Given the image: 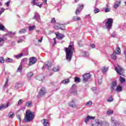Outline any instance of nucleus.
I'll use <instances>...</instances> for the list:
<instances>
[{"mask_svg": "<svg viewBox=\"0 0 126 126\" xmlns=\"http://www.w3.org/2000/svg\"><path fill=\"white\" fill-rule=\"evenodd\" d=\"M35 5H36V6H38L39 7H40V8H41V7H42V5H43V3L40 4L36 3Z\"/></svg>", "mask_w": 126, "mask_h": 126, "instance_id": "nucleus-56", "label": "nucleus"}, {"mask_svg": "<svg viewBox=\"0 0 126 126\" xmlns=\"http://www.w3.org/2000/svg\"><path fill=\"white\" fill-rule=\"evenodd\" d=\"M66 53V59L68 62L71 61L72 54H73V47L71 45H69L68 48L65 49Z\"/></svg>", "mask_w": 126, "mask_h": 126, "instance_id": "nucleus-1", "label": "nucleus"}, {"mask_svg": "<svg viewBox=\"0 0 126 126\" xmlns=\"http://www.w3.org/2000/svg\"><path fill=\"white\" fill-rule=\"evenodd\" d=\"M6 63H12L13 62V59L8 58L7 60H6Z\"/></svg>", "mask_w": 126, "mask_h": 126, "instance_id": "nucleus-35", "label": "nucleus"}, {"mask_svg": "<svg viewBox=\"0 0 126 126\" xmlns=\"http://www.w3.org/2000/svg\"><path fill=\"white\" fill-rule=\"evenodd\" d=\"M113 97L112 96H110L108 99H107L108 102H113Z\"/></svg>", "mask_w": 126, "mask_h": 126, "instance_id": "nucleus-46", "label": "nucleus"}, {"mask_svg": "<svg viewBox=\"0 0 126 126\" xmlns=\"http://www.w3.org/2000/svg\"><path fill=\"white\" fill-rule=\"evenodd\" d=\"M80 13V11L79 10V9H76L75 12V14H76V15H78V14H79Z\"/></svg>", "mask_w": 126, "mask_h": 126, "instance_id": "nucleus-52", "label": "nucleus"}, {"mask_svg": "<svg viewBox=\"0 0 126 126\" xmlns=\"http://www.w3.org/2000/svg\"><path fill=\"white\" fill-rule=\"evenodd\" d=\"M23 56V53H21L20 54H19L18 55H16L15 56V58H16V59H19L20 58H21V57H22Z\"/></svg>", "mask_w": 126, "mask_h": 126, "instance_id": "nucleus-38", "label": "nucleus"}, {"mask_svg": "<svg viewBox=\"0 0 126 126\" xmlns=\"http://www.w3.org/2000/svg\"><path fill=\"white\" fill-rule=\"evenodd\" d=\"M34 117H35V115L33 114L32 112L27 110L26 112V119H25V121L27 122H31L34 119Z\"/></svg>", "mask_w": 126, "mask_h": 126, "instance_id": "nucleus-2", "label": "nucleus"}, {"mask_svg": "<svg viewBox=\"0 0 126 126\" xmlns=\"http://www.w3.org/2000/svg\"><path fill=\"white\" fill-rule=\"evenodd\" d=\"M26 62H27V58H25L24 59H22V61H21V63H25Z\"/></svg>", "mask_w": 126, "mask_h": 126, "instance_id": "nucleus-50", "label": "nucleus"}, {"mask_svg": "<svg viewBox=\"0 0 126 126\" xmlns=\"http://www.w3.org/2000/svg\"><path fill=\"white\" fill-rule=\"evenodd\" d=\"M98 83H99V84L101 85L102 84V80H101V79L98 80Z\"/></svg>", "mask_w": 126, "mask_h": 126, "instance_id": "nucleus-62", "label": "nucleus"}, {"mask_svg": "<svg viewBox=\"0 0 126 126\" xmlns=\"http://www.w3.org/2000/svg\"><path fill=\"white\" fill-rule=\"evenodd\" d=\"M18 84H16L14 86V88H13V89H15V90H17L18 89Z\"/></svg>", "mask_w": 126, "mask_h": 126, "instance_id": "nucleus-47", "label": "nucleus"}, {"mask_svg": "<svg viewBox=\"0 0 126 126\" xmlns=\"http://www.w3.org/2000/svg\"><path fill=\"white\" fill-rule=\"evenodd\" d=\"M4 10H5V9H4V8H2L1 9V10H0V15H1L2 12H4Z\"/></svg>", "mask_w": 126, "mask_h": 126, "instance_id": "nucleus-49", "label": "nucleus"}, {"mask_svg": "<svg viewBox=\"0 0 126 126\" xmlns=\"http://www.w3.org/2000/svg\"><path fill=\"white\" fill-rule=\"evenodd\" d=\"M116 87H117V81H114L111 84L110 90L111 92H114V90L116 89Z\"/></svg>", "mask_w": 126, "mask_h": 126, "instance_id": "nucleus-7", "label": "nucleus"}, {"mask_svg": "<svg viewBox=\"0 0 126 126\" xmlns=\"http://www.w3.org/2000/svg\"><path fill=\"white\" fill-rule=\"evenodd\" d=\"M72 20H74V21H78L80 20V17H78L76 18V16H73L72 17Z\"/></svg>", "mask_w": 126, "mask_h": 126, "instance_id": "nucleus-26", "label": "nucleus"}, {"mask_svg": "<svg viewBox=\"0 0 126 126\" xmlns=\"http://www.w3.org/2000/svg\"><path fill=\"white\" fill-rule=\"evenodd\" d=\"M65 28V27L64 26L63 27H60V28H57L55 27V29H56L57 30H59V29H61V30H64Z\"/></svg>", "mask_w": 126, "mask_h": 126, "instance_id": "nucleus-40", "label": "nucleus"}, {"mask_svg": "<svg viewBox=\"0 0 126 126\" xmlns=\"http://www.w3.org/2000/svg\"><path fill=\"white\" fill-rule=\"evenodd\" d=\"M110 11V9L108 8H106L105 9V12H109Z\"/></svg>", "mask_w": 126, "mask_h": 126, "instance_id": "nucleus-60", "label": "nucleus"}, {"mask_svg": "<svg viewBox=\"0 0 126 126\" xmlns=\"http://www.w3.org/2000/svg\"><path fill=\"white\" fill-rule=\"evenodd\" d=\"M102 125H103V122H100L99 121V120H95L94 123L92 124V126H102Z\"/></svg>", "mask_w": 126, "mask_h": 126, "instance_id": "nucleus-9", "label": "nucleus"}, {"mask_svg": "<svg viewBox=\"0 0 126 126\" xmlns=\"http://www.w3.org/2000/svg\"><path fill=\"white\" fill-rule=\"evenodd\" d=\"M116 36H117V33L116 32H114L111 34V37H112V38H115Z\"/></svg>", "mask_w": 126, "mask_h": 126, "instance_id": "nucleus-54", "label": "nucleus"}, {"mask_svg": "<svg viewBox=\"0 0 126 126\" xmlns=\"http://www.w3.org/2000/svg\"><path fill=\"white\" fill-rule=\"evenodd\" d=\"M9 3H10V1H8L7 2H6L5 3V5H6V6H9Z\"/></svg>", "mask_w": 126, "mask_h": 126, "instance_id": "nucleus-59", "label": "nucleus"}, {"mask_svg": "<svg viewBox=\"0 0 126 126\" xmlns=\"http://www.w3.org/2000/svg\"><path fill=\"white\" fill-rule=\"evenodd\" d=\"M56 37L57 39H59V40H62V39L64 38V36L63 34H59V32H56L55 33Z\"/></svg>", "mask_w": 126, "mask_h": 126, "instance_id": "nucleus-15", "label": "nucleus"}, {"mask_svg": "<svg viewBox=\"0 0 126 126\" xmlns=\"http://www.w3.org/2000/svg\"><path fill=\"white\" fill-rule=\"evenodd\" d=\"M115 91L117 92L118 93L122 92V91H123V87L121 86V85H119L116 87Z\"/></svg>", "mask_w": 126, "mask_h": 126, "instance_id": "nucleus-13", "label": "nucleus"}, {"mask_svg": "<svg viewBox=\"0 0 126 126\" xmlns=\"http://www.w3.org/2000/svg\"><path fill=\"white\" fill-rule=\"evenodd\" d=\"M116 51L117 52V54L119 55V54L121 53V48H120V47H117L116 48Z\"/></svg>", "mask_w": 126, "mask_h": 126, "instance_id": "nucleus-28", "label": "nucleus"}, {"mask_svg": "<svg viewBox=\"0 0 126 126\" xmlns=\"http://www.w3.org/2000/svg\"><path fill=\"white\" fill-rule=\"evenodd\" d=\"M18 71L19 72H22V63H21L19 67L17 69Z\"/></svg>", "mask_w": 126, "mask_h": 126, "instance_id": "nucleus-23", "label": "nucleus"}, {"mask_svg": "<svg viewBox=\"0 0 126 126\" xmlns=\"http://www.w3.org/2000/svg\"><path fill=\"white\" fill-rule=\"evenodd\" d=\"M113 113H114V111H112V110L107 111V114L108 115H112V114H113Z\"/></svg>", "mask_w": 126, "mask_h": 126, "instance_id": "nucleus-39", "label": "nucleus"}, {"mask_svg": "<svg viewBox=\"0 0 126 126\" xmlns=\"http://www.w3.org/2000/svg\"><path fill=\"white\" fill-rule=\"evenodd\" d=\"M113 19L108 18L107 21L105 23V26L107 29L108 30V31H110V29H112V27L113 26Z\"/></svg>", "mask_w": 126, "mask_h": 126, "instance_id": "nucleus-3", "label": "nucleus"}, {"mask_svg": "<svg viewBox=\"0 0 126 126\" xmlns=\"http://www.w3.org/2000/svg\"><path fill=\"white\" fill-rule=\"evenodd\" d=\"M119 80L121 83H124V82H126V78H124L122 76H120Z\"/></svg>", "mask_w": 126, "mask_h": 126, "instance_id": "nucleus-22", "label": "nucleus"}, {"mask_svg": "<svg viewBox=\"0 0 126 126\" xmlns=\"http://www.w3.org/2000/svg\"><path fill=\"white\" fill-rule=\"evenodd\" d=\"M35 28H36V26H30L29 27V31H33V30H35Z\"/></svg>", "mask_w": 126, "mask_h": 126, "instance_id": "nucleus-29", "label": "nucleus"}, {"mask_svg": "<svg viewBox=\"0 0 126 126\" xmlns=\"http://www.w3.org/2000/svg\"><path fill=\"white\" fill-rule=\"evenodd\" d=\"M53 71H54L55 72L59 71V68L57 67L53 68Z\"/></svg>", "mask_w": 126, "mask_h": 126, "instance_id": "nucleus-42", "label": "nucleus"}, {"mask_svg": "<svg viewBox=\"0 0 126 126\" xmlns=\"http://www.w3.org/2000/svg\"><path fill=\"white\" fill-rule=\"evenodd\" d=\"M86 106H91L92 105V101H89L86 103L85 104Z\"/></svg>", "mask_w": 126, "mask_h": 126, "instance_id": "nucleus-37", "label": "nucleus"}, {"mask_svg": "<svg viewBox=\"0 0 126 126\" xmlns=\"http://www.w3.org/2000/svg\"><path fill=\"white\" fill-rule=\"evenodd\" d=\"M94 13H98V12H100V10H99V9L98 8H96L95 9H94Z\"/></svg>", "mask_w": 126, "mask_h": 126, "instance_id": "nucleus-48", "label": "nucleus"}, {"mask_svg": "<svg viewBox=\"0 0 126 126\" xmlns=\"http://www.w3.org/2000/svg\"><path fill=\"white\" fill-rule=\"evenodd\" d=\"M95 119V117H91L88 115L85 119V123L87 124V122H89V120H94Z\"/></svg>", "mask_w": 126, "mask_h": 126, "instance_id": "nucleus-14", "label": "nucleus"}, {"mask_svg": "<svg viewBox=\"0 0 126 126\" xmlns=\"http://www.w3.org/2000/svg\"><path fill=\"white\" fill-rule=\"evenodd\" d=\"M9 106V103L8 102L7 103L6 105L3 104L1 106H0V111H1L2 109H6Z\"/></svg>", "mask_w": 126, "mask_h": 126, "instance_id": "nucleus-19", "label": "nucleus"}, {"mask_svg": "<svg viewBox=\"0 0 126 126\" xmlns=\"http://www.w3.org/2000/svg\"><path fill=\"white\" fill-rule=\"evenodd\" d=\"M4 44V37H0V47H1Z\"/></svg>", "mask_w": 126, "mask_h": 126, "instance_id": "nucleus-21", "label": "nucleus"}, {"mask_svg": "<svg viewBox=\"0 0 126 126\" xmlns=\"http://www.w3.org/2000/svg\"><path fill=\"white\" fill-rule=\"evenodd\" d=\"M4 62H5V60L3 59V57H0V63H3Z\"/></svg>", "mask_w": 126, "mask_h": 126, "instance_id": "nucleus-32", "label": "nucleus"}, {"mask_svg": "<svg viewBox=\"0 0 126 126\" xmlns=\"http://www.w3.org/2000/svg\"><path fill=\"white\" fill-rule=\"evenodd\" d=\"M101 70L103 73H105L108 70V68L103 67L101 68Z\"/></svg>", "mask_w": 126, "mask_h": 126, "instance_id": "nucleus-30", "label": "nucleus"}, {"mask_svg": "<svg viewBox=\"0 0 126 126\" xmlns=\"http://www.w3.org/2000/svg\"><path fill=\"white\" fill-rule=\"evenodd\" d=\"M37 62V58L35 57H32L30 59V63H29V65L31 66V65H33V64H35Z\"/></svg>", "mask_w": 126, "mask_h": 126, "instance_id": "nucleus-5", "label": "nucleus"}, {"mask_svg": "<svg viewBox=\"0 0 126 126\" xmlns=\"http://www.w3.org/2000/svg\"><path fill=\"white\" fill-rule=\"evenodd\" d=\"M8 34L10 37H12L16 34V32H9L8 33Z\"/></svg>", "mask_w": 126, "mask_h": 126, "instance_id": "nucleus-31", "label": "nucleus"}, {"mask_svg": "<svg viewBox=\"0 0 126 126\" xmlns=\"http://www.w3.org/2000/svg\"><path fill=\"white\" fill-rule=\"evenodd\" d=\"M83 56V57H88V56H89V53H88V52H84Z\"/></svg>", "mask_w": 126, "mask_h": 126, "instance_id": "nucleus-41", "label": "nucleus"}, {"mask_svg": "<svg viewBox=\"0 0 126 126\" xmlns=\"http://www.w3.org/2000/svg\"><path fill=\"white\" fill-rule=\"evenodd\" d=\"M84 7V5H79V9H80V10H82V9H83Z\"/></svg>", "mask_w": 126, "mask_h": 126, "instance_id": "nucleus-53", "label": "nucleus"}, {"mask_svg": "<svg viewBox=\"0 0 126 126\" xmlns=\"http://www.w3.org/2000/svg\"><path fill=\"white\" fill-rule=\"evenodd\" d=\"M68 106L71 108H75L76 104H75V102L73 100H72L71 102L68 103Z\"/></svg>", "mask_w": 126, "mask_h": 126, "instance_id": "nucleus-16", "label": "nucleus"}, {"mask_svg": "<svg viewBox=\"0 0 126 126\" xmlns=\"http://www.w3.org/2000/svg\"><path fill=\"white\" fill-rule=\"evenodd\" d=\"M79 47H82L83 45H82V43H81V41H79L78 43Z\"/></svg>", "mask_w": 126, "mask_h": 126, "instance_id": "nucleus-57", "label": "nucleus"}, {"mask_svg": "<svg viewBox=\"0 0 126 126\" xmlns=\"http://www.w3.org/2000/svg\"><path fill=\"white\" fill-rule=\"evenodd\" d=\"M91 47H92L93 49H94V48H95V44H91Z\"/></svg>", "mask_w": 126, "mask_h": 126, "instance_id": "nucleus-63", "label": "nucleus"}, {"mask_svg": "<svg viewBox=\"0 0 126 126\" xmlns=\"http://www.w3.org/2000/svg\"><path fill=\"white\" fill-rule=\"evenodd\" d=\"M16 117H17V119H18L19 120L20 122H21V117H20V116L19 114H17L16 115Z\"/></svg>", "mask_w": 126, "mask_h": 126, "instance_id": "nucleus-55", "label": "nucleus"}, {"mask_svg": "<svg viewBox=\"0 0 126 126\" xmlns=\"http://www.w3.org/2000/svg\"><path fill=\"white\" fill-rule=\"evenodd\" d=\"M91 78V74L90 73H86L83 76V81L84 82H87L88 79H90Z\"/></svg>", "mask_w": 126, "mask_h": 126, "instance_id": "nucleus-6", "label": "nucleus"}, {"mask_svg": "<svg viewBox=\"0 0 126 126\" xmlns=\"http://www.w3.org/2000/svg\"><path fill=\"white\" fill-rule=\"evenodd\" d=\"M8 83V79H7L5 82L3 87H6V86H7Z\"/></svg>", "mask_w": 126, "mask_h": 126, "instance_id": "nucleus-45", "label": "nucleus"}, {"mask_svg": "<svg viewBox=\"0 0 126 126\" xmlns=\"http://www.w3.org/2000/svg\"><path fill=\"white\" fill-rule=\"evenodd\" d=\"M111 120V123L112 124H114V122H115V118H114L113 117H112Z\"/></svg>", "mask_w": 126, "mask_h": 126, "instance_id": "nucleus-61", "label": "nucleus"}, {"mask_svg": "<svg viewBox=\"0 0 126 126\" xmlns=\"http://www.w3.org/2000/svg\"><path fill=\"white\" fill-rule=\"evenodd\" d=\"M52 66V62H49L48 63H45L44 65L42 67V69L44 68H47L49 70L50 69V67Z\"/></svg>", "mask_w": 126, "mask_h": 126, "instance_id": "nucleus-11", "label": "nucleus"}, {"mask_svg": "<svg viewBox=\"0 0 126 126\" xmlns=\"http://www.w3.org/2000/svg\"><path fill=\"white\" fill-rule=\"evenodd\" d=\"M32 19H35L37 22H41V17H40V14L38 13H35L34 17Z\"/></svg>", "mask_w": 126, "mask_h": 126, "instance_id": "nucleus-8", "label": "nucleus"}, {"mask_svg": "<svg viewBox=\"0 0 126 126\" xmlns=\"http://www.w3.org/2000/svg\"><path fill=\"white\" fill-rule=\"evenodd\" d=\"M121 0H119V1L117 0L114 5V8H118V7L120 6V5L121 4Z\"/></svg>", "mask_w": 126, "mask_h": 126, "instance_id": "nucleus-18", "label": "nucleus"}, {"mask_svg": "<svg viewBox=\"0 0 126 126\" xmlns=\"http://www.w3.org/2000/svg\"><path fill=\"white\" fill-rule=\"evenodd\" d=\"M51 23H56V20L55 18H53L51 20Z\"/></svg>", "mask_w": 126, "mask_h": 126, "instance_id": "nucleus-58", "label": "nucleus"}, {"mask_svg": "<svg viewBox=\"0 0 126 126\" xmlns=\"http://www.w3.org/2000/svg\"><path fill=\"white\" fill-rule=\"evenodd\" d=\"M72 91V93H73V94H77V91L76 90V85L73 84L72 86V88L71 89Z\"/></svg>", "mask_w": 126, "mask_h": 126, "instance_id": "nucleus-12", "label": "nucleus"}, {"mask_svg": "<svg viewBox=\"0 0 126 126\" xmlns=\"http://www.w3.org/2000/svg\"><path fill=\"white\" fill-rule=\"evenodd\" d=\"M13 116H14V113L13 112L9 113V118H10V119H12L13 118Z\"/></svg>", "mask_w": 126, "mask_h": 126, "instance_id": "nucleus-34", "label": "nucleus"}, {"mask_svg": "<svg viewBox=\"0 0 126 126\" xmlns=\"http://www.w3.org/2000/svg\"><path fill=\"white\" fill-rule=\"evenodd\" d=\"M32 76H33V73L32 72L28 73L27 77L29 79H30V78L32 77Z\"/></svg>", "mask_w": 126, "mask_h": 126, "instance_id": "nucleus-24", "label": "nucleus"}, {"mask_svg": "<svg viewBox=\"0 0 126 126\" xmlns=\"http://www.w3.org/2000/svg\"><path fill=\"white\" fill-rule=\"evenodd\" d=\"M22 39H20L19 40H18V43H22Z\"/></svg>", "mask_w": 126, "mask_h": 126, "instance_id": "nucleus-64", "label": "nucleus"}, {"mask_svg": "<svg viewBox=\"0 0 126 126\" xmlns=\"http://www.w3.org/2000/svg\"><path fill=\"white\" fill-rule=\"evenodd\" d=\"M22 102H23V100L22 99H20L19 100V102L18 103V106H19V105L21 104L22 103Z\"/></svg>", "mask_w": 126, "mask_h": 126, "instance_id": "nucleus-51", "label": "nucleus"}, {"mask_svg": "<svg viewBox=\"0 0 126 126\" xmlns=\"http://www.w3.org/2000/svg\"><path fill=\"white\" fill-rule=\"evenodd\" d=\"M75 82H80V78H78L77 77H76L75 78Z\"/></svg>", "mask_w": 126, "mask_h": 126, "instance_id": "nucleus-36", "label": "nucleus"}, {"mask_svg": "<svg viewBox=\"0 0 126 126\" xmlns=\"http://www.w3.org/2000/svg\"><path fill=\"white\" fill-rule=\"evenodd\" d=\"M70 82V81L68 79H66L62 81V83H63V84H65V85L68 84V83H69Z\"/></svg>", "mask_w": 126, "mask_h": 126, "instance_id": "nucleus-20", "label": "nucleus"}, {"mask_svg": "<svg viewBox=\"0 0 126 126\" xmlns=\"http://www.w3.org/2000/svg\"><path fill=\"white\" fill-rule=\"evenodd\" d=\"M37 78L38 80H39V81H42V80H43L44 79V76L39 75L37 76Z\"/></svg>", "mask_w": 126, "mask_h": 126, "instance_id": "nucleus-27", "label": "nucleus"}, {"mask_svg": "<svg viewBox=\"0 0 126 126\" xmlns=\"http://www.w3.org/2000/svg\"><path fill=\"white\" fill-rule=\"evenodd\" d=\"M115 70L118 74L120 75H123L124 74V72L125 71V70L121 67V66L120 65H117V66H115Z\"/></svg>", "mask_w": 126, "mask_h": 126, "instance_id": "nucleus-4", "label": "nucleus"}, {"mask_svg": "<svg viewBox=\"0 0 126 126\" xmlns=\"http://www.w3.org/2000/svg\"><path fill=\"white\" fill-rule=\"evenodd\" d=\"M25 32H26L25 29H22L19 31V33H25Z\"/></svg>", "mask_w": 126, "mask_h": 126, "instance_id": "nucleus-44", "label": "nucleus"}, {"mask_svg": "<svg viewBox=\"0 0 126 126\" xmlns=\"http://www.w3.org/2000/svg\"><path fill=\"white\" fill-rule=\"evenodd\" d=\"M37 0H32V5H36V1Z\"/></svg>", "mask_w": 126, "mask_h": 126, "instance_id": "nucleus-43", "label": "nucleus"}, {"mask_svg": "<svg viewBox=\"0 0 126 126\" xmlns=\"http://www.w3.org/2000/svg\"><path fill=\"white\" fill-rule=\"evenodd\" d=\"M32 102L30 101L26 103V106H27V107H29L30 106H32Z\"/></svg>", "mask_w": 126, "mask_h": 126, "instance_id": "nucleus-33", "label": "nucleus"}, {"mask_svg": "<svg viewBox=\"0 0 126 126\" xmlns=\"http://www.w3.org/2000/svg\"><path fill=\"white\" fill-rule=\"evenodd\" d=\"M116 55H118L117 54V52H116V51H115V50H114L113 53L111 55V58L113 60H114L115 61H116L117 60Z\"/></svg>", "mask_w": 126, "mask_h": 126, "instance_id": "nucleus-17", "label": "nucleus"}, {"mask_svg": "<svg viewBox=\"0 0 126 126\" xmlns=\"http://www.w3.org/2000/svg\"><path fill=\"white\" fill-rule=\"evenodd\" d=\"M5 29V27H4V26L2 25L1 23H0V31H4V30Z\"/></svg>", "mask_w": 126, "mask_h": 126, "instance_id": "nucleus-25", "label": "nucleus"}, {"mask_svg": "<svg viewBox=\"0 0 126 126\" xmlns=\"http://www.w3.org/2000/svg\"><path fill=\"white\" fill-rule=\"evenodd\" d=\"M46 93H47L46 88H42L39 91L38 94L39 95V96H43V95H45Z\"/></svg>", "mask_w": 126, "mask_h": 126, "instance_id": "nucleus-10", "label": "nucleus"}]
</instances>
